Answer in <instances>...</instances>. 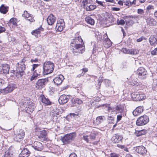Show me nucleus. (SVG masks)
<instances>
[{"label": "nucleus", "mask_w": 157, "mask_h": 157, "mask_svg": "<svg viewBox=\"0 0 157 157\" xmlns=\"http://www.w3.org/2000/svg\"><path fill=\"white\" fill-rule=\"evenodd\" d=\"M70 98L69 96L63 95L60 97L59 102L60 104H64L67 102Z\"/></svg>", "instance_id": "obj_14"}, {"label": "nucleus", "mask_w": 157, "mask_h": 157, "mask_svg": "<svg viewBox=\"0 0 157 157\" xmlns=\"http://www.w3.org/2000/svg\"><path fill=\"white\" fill-rule=\"evenodd\" d=\"M113 11H118L120 10V9L118 8L113 7Z\"/></svg>", "instance_id": "obj_63"}, {"label": "nucleus", "mask_w": 157, "mask_h": 157, "mask_svg": "<svg viewBox=\"0 0 157 157\" xmlns=\"http://www.w3.org/2000/svg\"><path fill=\"white\" fill-rule=\"evenodd\" d=\"M25 136L24 131L22 129H20L18 131H17L16 133L14 134L13 138L15 141L20 142L23 140Z\"/></svg>", "instance_id": "obj_4"}, {"label": "nucleus", "mask_w": 157, "mask_h": 157, "mask_svg": "<svg viewBox=\"0 0 157 157\" xmlns=\"http://www.w3.org/2000/svg\"><path fill=\"white\" fill-rule=\"evenodd\" d=\"M105 40H104V44L105 47L109 48L112 45V42L108 38L106 33L104 35Z\"/></svg>", "instance_id": "obj_18"}, {"label": "nucleus", "mask_w": 157, "mask_h": 157, "mask_svg": "<svg viewBox=\"0 0 157 157\" xmlns=\"http://www.w3.org/2000/svg\"><path fill=\"white\" fill-rule=\"evenodd\" d=\"M3 72L5 74H8L10 70L9 66L6 64H4L2 65V66Z\"/></svg>", "instance_id": "obj_29"}, {"label": "nucleus", "mask_w": 157, "mask_h": 157, "mask_svg": "<svg viewBox=\"0 0 157 157\" xmlns=\"http://www.w3.org/2000/svg\"><path fill=\"white\" fill-rule=\"evenodd\" d=\"M89 136L88 135H84L83 136V139L85 140L86 143H89Z\"/></svg>", "instance_id": "obj_42"}, {"label": "nucleus", "mask_w": 157, "mask_h": 157, "mask_svg": "<svg viewBox=\"0 0 157 157\" xmlns=\"http://www.w3.org/2000/svg\"><path fill=\"white\" fill-rule=\"evenodd\" d=\"M151 54L152 55H157V47L151 51Z\"/></svg>", "instance_id": "obj_45"}, {"label": "nucleus", "mask_w": 157, "mask_h": 157, "mask_svg": "<svg viewBox=\"0 0 157 157\" xmlns=\"http://www.w3.org/2000/svg\"><path fill=\"white\" fill-rule=\"evenodd\" d=\"M43 31V29L42 27H40L38 29L33 30L31 32V34L32 35L36 37H38L39 35L40 36L41 31Z\"/></svg>", "instance_id": "obj_24"}, {"label": "nucleus", "mask_w": 157, "mask_h": 157, "mask_svg": "<svg viewBox=\"0 0 157 157\" xmlns=\"http://www.w3.org/2000/svg\"><path fill=\"white\" fill-rule=\"evenodd\" d=\"M50 114V117H52L55 118L58 117V115L55 112L54 113L53 112H51Z\"/></svg>", "instance_id": "obj_41"}, {"label": "nucleus", "mask_w": 157, "mask_h": 157, "mask_svg": "<svg viewBox=\"0 0 157 157\" xmlns=\"http://www.w3.org/2000/svg\"><path fill=\"white\" fill-rule=\"evenodd\" d=\"M104 106H105L106 108L108 109V111L109 112H113L115 114L119 113H121V115H117V118H122V117H124V115L122 114L123 111V107L121 105H117L115 108L110 107L109 105L107 104L104 105Z\"/></svg>", "instance_id": "obj_2"}, {"label": "nucleus", "mask_w": 157, "mask_h": 157, "mask_svg": "<svg viewBox=\"0 0 157 157\" xmlns=\"http://www.w3.org/2000/svg\"><path fill=\"white\" fill-rule=\"evenodd\" d=\"M93 123L95 125L99 124L101 121H102L103 118H94Z\"/></svg>", "instance_id": "obj_33"}, {"label": "nucleus", "mask_w": 157, "mask_h": 157, "mask_svg": "<svg viewBox=\"0 0 157 157\" xmlns=\"http://www.w3.org/2000/svg\"><path fill=\"white\" fill-rule=\"evenodd\" d=\"M38 137L40 139H43L45 140L47 136V132L45 130H43L40 131L37 134Z\"/></svg>", "instance_id": "obj_21"}, {"label": "nucleus", "mask_w": 157, "mask_h": 157, "mask_svg": "<svg viewBox=\"0 0 157 157\" xmlns=\"http://www.w3.org/2000/svg\"><path fill=\"white\" fill-rule=\"evenodd\" d=\"M14 89V87L12 85H9L5 89H1L0 92L3 94L11 92Z\"/></svg>", "instance_id": "obj_17"}, {"label": "nucleus", "mask_w": 157, "mask_h": 157, "mask_svg": "<svg viewBox=\"0 0 157 157\" xmlns=\"http://www.w3.org/2000/svg\"><path fill=\"white\" fill-rule=\"evenodd\" d=\"M95 2L96 3L101 5V6H104V5L103 4V3L104 2H102L101 1H99L98 0H96Z\"/></svg>", "instance_id": "obj_50"}, {"label": "nucleus", "mask_w": 157, "mask_h": 157, "mask_svg": "<svg viewBox=\"0 0 157 157\" xmlns=\"http://www.w3.org/2000/svg\"><path fill=\"white\" fill-rule=\"evenodd\" d=\"M28 12L26 11H25L24 14L22 15V16L23 17H25V16L28 14Z\"/></svg>", "instance_id": "obj_64"}, {"label": "nucleus", "mask_w": 157, "mask_h": 157, "mask_svg": "<svg viewBox=\"0 0 157 157\" xmlns=\"http://www.w3.org/2000/svg\"><path fill=\"white\" fill-rule=\"evenodd\" d=\"M149 121V118H138L136 124L138 126H142L147 123Z\"/></svg>", "instance_id": "obj_16"}, {"label": "nucleus", "mask_w": 157, "mask_h": 157, "mask_svg": "<svg viewBox=\"0 0 157 157\" xmlns=\"http://www.w3.org/2000/svg\"><path fill=\"white\" fill-rule=\"evenodd\" d=\"M132 96L133 100L135 101H140L146 98L145 95L142 93H134Z\"/></svg>", "instance_id": "obj_8"}, {"label": "nucleus", "mask_w": 157, "mask_h": 157, "mask_svg": "<svg viewBox=\"0 0 157 157\" xmlns=\"http://www.w3.org/2000/svg\"><path fill=\"white\" fill-rule=\"evenodd\" d=\"M40 128L36 127L35 129V132L36 135L40 131Z\"/></svg>", "instance_id": "obj_51"}, {"label": "nucleus", "mask_w": 157, "mask_h": 157, "mask_svg": "<svg viewBox=\"0 0 157 157\" xmlns=\"http://www.w3.org/2000/svg\"><path fill=\"white\" fill-rule=\"evenodd\" d=\"M10 21L11 23L14 26H17V20L15 18H12L10 19Z\"/></svg>", "instance_id": "obj_36"}, {"label": "nucleus", "mask_w": 157, "mask_h": 157, "mask_svg": "<svg viewBox=\"0 0 157 157\" xmlns=\"http://www.w3.org/2000/svg\"><path fill=\"white\" fill-rule=\"evenodd\" d=\"M30 154V152L27 148H24L19 155V157H28Z\"/></svg>", "instance_id": "obj_20"}, {"label": "nucleus", "mask_w": 157, "mask_h": 157, "mask_svg": "<svg viewBox=\"0 0 157 157\" xmlns=\"http://www.w3.org/2000/svg\"><path fill=\"white\" fill-rule=\"evenodd\" d=\"M118 25H123L125 24V22L124 20L121 19L120 21H117Z\"/></svg>", "instance_id": "obj_49"}, {"label": "nucleus", "mask_w": 157, "mask_h": 157, "mask_svg": "<svg viewBox=\"0 0 157 157\" xmlns=\"http://www.w3.org/2000/svg\"><path fill=\"white\" fill-rule=\"evenodd\" d=\"M21 107L27 113L30 114L34 110L35 106L33 102L30 101L29 103H25Z\"/></svg>", "instance_id": "obj_5"}, {"label": "nucleus", "mask_w": 157, "mask_h": 157, "mask_svg": "<svg viewBox=\"0 0 157 157\" xmlns=\"http://www.w3.org/2000/svg\"><path fill=\"white\" fill-rule=\"evenodd\" d=\"M110 157H120V155L114 153H112L110 154Z\"/></svg>", "instance_id": "obj_46"}, {"label": "nucleus", "mask_w": 157, "mask_h": 157, "mask_svg": "<svg viewBox=\"0 0 157 157\" xmlns=\"http://www.w3.org/2000/svg\"><path fill=\"white\" fill-rule=\"evenodd\" d=\"M149 41L151 46H155L157 44V38L155 36L151 35L149 38Z\"/></svg>", "instance_id": "obj_22"}, {"label": "nucleus", "mask_w": 157, "mask_h": 157, "mask_svg": "<svg viewBox=\"0 0 157 157\" xmlns=\"http://www.w3.org/2000/svg\"><path fill=\"white\" fill-rule=\"evenodd\" d=\"M54 64L50 61H46L44 64L43 69L44 74L47 75L52 72L54 70Z\"/></svg>", "instance_id": "obj_3"}, {"label": "nucleus", "mask_w": 157, "mask_h": 157, "mask_svg": "<svg viewBox=\"0 0 157 157\" xmlns=\"http://www.w3.org/2000/svg\"><path fill=\"white\" fill-rule=\"evenodd\" d=\"M26 61L24 59H23L21 60V61L19 62V64H21L22 65V64H24V63Z\"/></svg>", "instance_id": "obj_61"}, {"label": "nucleus", "mask_w": 157, "mask_h": 157, "mask_svg": "<svg viewBox=\"0 0 157 157\" xmlns=\"http://www.w3.org/2000/svg\"><path fill=\"white\" fill-rule=\"evenodd\" d=\"M64 78L63 75H60L58 77H56L53 79V81L55 84L57 85H60L64 80Z\"/></svg>", "instance_id": "obj_19"}, {"label": "nucleus", "mask_w": 157, "mask_h": 157, "mask_svg": "<svg viewBox=\"0 0 157 157\" xmlns=\"http://www.w3.org/2000/svg\"><path fill=\"white\" fill-rule=\"evenodd\" d=\"M38 76H37L36 74L35 75V73H34V74L31 76V78H30L31 81H32L35 79L37 78V77Z\"/></svg>", "instance_id": "obj_47"}, {"label": "nucleus", "mask_w": 157, "mask_h": 157, "mask_svg": "<svg viewBox=\"0 0 157 157\" xmlns=\"http://www.w3.org/2000/svg\"><path fill=\"white\" fill-rule=\"evenodd\" d=\"M38 64H34L33 65V67L31 69L32 71H33L38 66Z\"/></svg>", "instance_id": "obj_59"}, {"label": "nucleus", "mask_w": 157, "mask_h": 157, "mask_svg": "<svg viewBox=\"0 0 157 157\" xmlns=\"http://www.w3.org/2000/svg\"><path fill=\"white\" fill-rule=\"evenodd\" d=\"M136 73L139 76H141L146 75L147 72L144 68L140 67L137 71Z\"/></svg>", "instance_id": "obj_25"}, {"label": "nucleus", "mask_w": 157, "mask_h": 157, "mask_svg": "<svg viewBox=\"0 0 157 157\" xmlns=\"http://www.w3.org/2000/svg\"><path fill=\"white\" fill-rule=\"evenodd\" d=\"M154 9V6H152V5H149L148 6L147 8H146V10H147L149 12L151 11L152 10H153Z\"/></svg>", "instance_id": "obj_40"}, {"label": "nucleus", "mask_w": 157, "mask_h": 157, "mask_svg": "<svg viewBox=\"0 0 157 157\" xmlns=\"http://www.w3.org/2000/svg\"><path fill=\"white\" fill-rule=\"evenodd\" d=\"M123 137L122 135L115 134L111 139L112 142L114 144L122 142Z\"/></svg>", "instance_id": "obj_9"}, {"label": "nucleus", "mask_w": 157, "mask_h": 157, "mask_svg": "<svg viewBox=\"0 0 157 157\" xmlns=\"http://www.w3.org/2000/svg\"><path fill=\"white\" fill-rule=\"evenodd\" d=\"M36 74L37 76H40L41 75H45L44 74V71L43 69V67H38L37 69L35 71Z\"/></svg>", "instance_id": "obj_28"}, {"label": "nucleus", "mask_w": 157, "mask_h": 157, "mask_svg": "<svg viewBox=\"0 0 157 157\" xmlns=\"http://www.w3.org/2000/svg\"><path fill=\"white\" fill-rule=\"evenodd\" d=\"M145 38L144 37H141L137 39L136 40L137 42H140L142 41L143 40L145 39Z\"/></svg>", "instance_id": "obj_56"}, {"label": "nucleus", "mask_w": 157, "mask_h": 157, "mask_svg": "<svg viewBox=\"0 0 157 157\" xmlns=\"http://www.w3.org/2000/svg\"><path fill=\"white\" fill-rule=\"evenodd\" d=\"M85 21L91 25H93L94 24V20L90 17H86L85 18Z\"/></svg>", "instance_id": "obj_32"}, {"label": "nucleus", "mask_w": 157, "mask_h": 157, "mask_svg": "<svg viewBox=\"0 0 157 157\" xmlns=\"http://www.w3.org/2000/svg\"><path fill=\"white\" fill-rule=\"evenodd\" d=\"M36 52L38 54H40V53L42 50V48L41 45L38 46L36 48Z\"/></svg>", "instance_id": "obj_39"}, {"label": "nucleus", "mask_w": 157, "mask_h": 157, "mask_svg": "<svg viewBox=\"0 0 157 157\" xmlns=\"http://www.w3.org/2000/svg\"><path fill=\"white\" fill-rule=\"evenodd\" d=\"M146 133V130L143 129L141 130H136L134 134L137 136H140L144 135Z\"/></svg>", "instance_id": "obj_31"}, {"label": "nucleus", "mask_w": 157, "mask_h": 157, "mask_svg": "<svg viewBox=\"0 0 157 157\" xmlns=\"http://www.w3.org/2000/svg\"><path fill=\"white\" fill-rule=\"evenodd\" d=\"M96 6L94 5H90L89 6H87L86 7V9L87 11H90L96 9Z\"/></svg>", "instance_id": "obj_34"}, {"label": "nucleus", "mask_w": 157, "mask_h": 157, "mask_svg": "<svg viewBox=\"0 0 157 157\" xmlns=\"http://www.w3.org/2000/svg\"><path fill=\"white\" fill-rule=\"evenodd\" d=\"M4 83V81L3 79L0 78V86H2Z\"/></svg>", "instance_id": "obj_62"}, {"label": "nucleus", "mask_w": 157, "mask_h": 157, "mask_svg": "<svg viewBox=\"0 0 157 157\" xmlns=\"http://www.w3.org/2000/svg\"><path fill=\"white\" fill-rule=\"evenodd\" d=\"M135 151L141 155L145 154L147 152L146 148L143 146L136 147Z\"/></svg>", "instance_id": "obj_15"}, {"label": "nucleus", "mask_w": 157, "mask_h": 157, "mask_svg": "<svg viewBox=\"0 0 157 157\" xmlns=\"http://www.w3.org/2000/svg\"><path fill=\"white\" fill-rule=\"evenodd\" d=\"M78 116L77 114H75L74 113H70L69 115H68L67 116V118H69L70 117H77Z\"/></svg>", "instance_id": "obj_43"}, {"label": "nucleus", "mask_w": 157, "mask_h": 157, "mask_svg": "<svg viewBox=\"0 0 157 157\" xmlns=\"http://www.w3.org/2000/svg\"><path fill=\"white\" fill-rule=\"evenodd\" d=\"M64 23L63 20L61 19L57 21L56 29V31L59 32L62 31L64 28Z\"/></svg>", "instance_id": "obj_11"}, {"label": "nucleus", "mask_w": 157, "mask_h": 157, "mask_svg": "<svg viewBox=\"0 0 157 157\" xmlns=\"http://www.w3.org/2000/svg\"><path fill=\"white\" fill-rule=\"evenodd\" d=\"M121 51L125 54L131 55H136L138 53V51L137 50L124 48L121 49Z\"/></svg>", "instance_id": "obj_12"}, {"label": "nucleus", "mask_w": 157, "mask_h": 157, "mask_svg": "<svg viewBox=\"0 0 157 157\" xmlns=\"http://www.w3.org/2000/svg\"><path fill=\"white\" fill-rule=\"evenodd\" d=\"M74 101L75 103L78 104H80L82 103V101L81 100L78 98H75L74 100Z\"/></svg>", "instance_id": "obj_44"}, {"label": "nucleus", "mask_w": 157, "mask_h": 157, "mask_svg": "<svg viewBox=\"0 0 157 157\" xmlns=\"http://www.w3.org/2000/svg\"><path fill=\"white\" fill-rule=\"evenodd\" d=\"M41 101L44 104L47 105H50L51 104V102L49 100L46 98L44 95H42L40 96Z\"/></svg>", "instance_id": "obj_27"}, {"label": "nucleus", "mask_w": 157, "mask_h": 157, "mask_svg": "<svg viewBox=\"0 0 157 157\" xmlns=\"http://www.w3.org/2000/svg\"><path fill=\"white\" fill-rule=\"evenodd\" d=\"M27 20L31 22H33L35 21L34 19L32 17L31 15L28 18H27Z\"/></svg>", "instance_id": "obj_48"}, {"label": "nucleus", "mask_w": 157, "mask_h": 157, "mask_svg": "<svg viewBox=\"0 0 157 157\" xmlns=\"http://www.w3.org/2000/svg\"><path fill=\"white\" fill-rule=\"evenodd\" d=\"M131 83L132 85L135 86H137L139 85V83L136 81H134V82L132 81V82H131Z\"/></svg>", "instance_id": "obj_54"}, {"label": "nucleus", "mask_w": 157, "mask_h": 157, "mask_svg": "<svg viewBox=\"0 0 157 157\" xmlns=\"http://www.w3.org/2000/svg\"><path fill=\"white\" fill-rule=\"evenodd\" d=\"M5 31L6 29L4 27L0 26V33L4 32Z\"/></svg>", "instance_id": "obj_53"}, {"label": "nucleus", "mask_w": 157, "mask_h": 157, "mask_svg": "<svg viewBox=\"0 0 157 157\" xmlns=\"http://www.w3.org/2000/svg\"><path fill=\"white\" fill-rule=\"evenodd\" d=\"M114 118H109V122L110 123L114 124Z\"/></svg>", "instance_id": "obj_57"}, {"label": "nucleus", "mask_w": 157, "mask_h": 157, "mask_svg": "<svg viewBox=\"0 0 157 157\" xmlns=\"http://www.w3.org/2000/svg\"><path fill=\"white\" fill-rule=\"evenodd\" d=\"M69 157H77V156L75 153H72L70 154Z\"/></svg>", "instance_id": "obj_55"}, {"label": "nucleus", "mask_w": 157, "mask_h": 157, "mask_svg": "<svg viewBox=\"0 0 157 157\" xmlns=\"http://www.w3.org/2000/svg\"><path fill=\"white\" fill-rule=\"evenodd\" d=\"M17 64L18 66H17L16 73L17 75L22 77L25 74L24 71L25 69V64H19V63H18Z\"/></svg>", "instance_id": "obj_6"}, {"label": "nucleus", "mask_w": 157, "mask_h": 157, "mask_svg": "<svg viewBox=\"0 0 157 157\" xmlns=\"http://www.w3.org/2000/svg\"><path fill=\"white\" fill-rule=\"evenodd\" d=\"M56 20V17L52 14L50 15L47 18V21L49 25H53Z\"/></svg>", "instance_id": "obj_23"}, {"label": "nucleus", "mask_w": 157, "mask_h": 157, "mask_svg": "<svg viewBox=\"0 0 157 157\" xmlns=\"http://www.w3.org/2000/svg\"><path fill=\"white\" fill-rule=\"evenodd\" d=\"M146 22L148 25L150 26H155L156 25V22L152 17H149L146 19Z\"/></svg>", "instance_id": "obj_26"}, {"label": "nucleus", "mask_w": 157, "mask_h": 157, "mask_svg": "<svg viewBox=\"0 0 157 157\" xmlns=\"http://www.w3.org/2000/svg\"><path fill=\"white\" fill-rule=\"evenodd\" d=\"M4 157H13L12 154L10 153L9 150H7L5 152Z\"/></svg>", "instance_id": "obj_38"}, {"label": "nucleus", "mask_w": 157, "mask_h": 157, "mask_svg": "<svg viewBox=\"0 0 157 157\" xmlns=\"http://www.w3.org/2000/svg\"><path fill=\"white\" fill-rule=\"evenodd\" d=\"M83 41L80 36L76 37L71 42V46L74 48L71 49L74 55H78L79 54L83 53L85 51L84 44L82 42Z\"/></svg>", "instance_id": "obj_1"}, {"label": "nucleus", "mask_w": 157, "mask_h": 157, "mask_svg": "<svg viewBox=\"0 0 157 157\" xmlns=\"http://www.w3.org/2000/svg\"><path fill=\"white\" fill-rule=\"evenodd\" d=\"M117 146L119 147V148L123 149L124 148V147H125L124 145H121L119 144H117Z\"/></svg>", "instance_id": "obj_58"}, {"label": "nucleus", "mask_w": 157, "mask_h": 157, "mask_svg": "<svg viewBox=\"0 0 157 157\" xmlns=\"http://www.w3.org/2000/svg\"><path fill=\"white\" fill-rule=\"evenodd\" d=\"M96 134L94 133H91L90 135V139L91 140H95Z\"/></svg>", "instance_id": "obj_37"}, {"label": "nucleus", "mask_w": 157, "mask_h": 157, "mask_svg": "<svg viewBox=\"0 0 157 157\" xmlns=\"http://www.w3.org/2000/svg\"><path fill=\"white\" fill-rule=\"evenodd\" d=\"M144 13V10L142 9H138L137 10V13L139 14H142Z\"/></svg>", "instance_id": "obj_52"}, {"label": "nucleus", "mask_w": 157, "mask_h": 157, "mask_svg": "<svg viewBox=\"0 0 157 157\" xmlns=\"http://www.w3.org/2000/svg\"><path fill=\"white\" fill-rule=\"evenodd\" d=\"M121 118H117V122L116 123L114 124L113 126V128L112 129V130H113L114 129V127H115L116 126V125H117V122L120 121L121 120Z\"/></svg>", "instance_id": "obj_60"}, {"label": "nucleus", "mask_w": 157, "mask_h": 157, "mask_svg": "<svg viewBox=\"0 0 157 157\" xmlns=\"http://www.w3.org/2000/svg\"><path fill=\"white\" fill-rule=\"evenodd\" d=\"M75 133H71L65 135L63 139V142L65 144H68L76 137Z\"/></svg>", "instance_id": "obj_7"}, {"label": "nucleus", "mask_w": 157, "mask_h": 157, "mask_svg": "<svg viewBox=\"0 0 157 157\" xmlns=\"http://www.w3.org/2000/svg\"><path fill=\"white\" fill-rule=\"evenodd\" d=\"M8 7L5 6L4 4H2L0 7V12L3 14H6L8 11Z\"/></svg>", "instance_id": "obj_30"}, {"label": "nucleus", "mask_w": 157, "mask_h": 157, "mask_svg": "<svg viewBox=\"0 0 157 157\" xmlns=\"http://www.w3.org/2000/svg\"><path fill=\"white\" fill-rule=\"evenodd\" d=\"M47 78L39 79L36 84V87L38 89H40L44 86L48 82Z\"/></svg>", "instance_id": "obj_10"}, {"label": "nucleus", "mask_w": 157, "mask_h": 157, "mask_svg": "<svg viewBox=\"0 0 157 157\" xmlns=\"http://www.w3.org/2000/svg\"><path fill=\"white\" fill-rule=\"evenodd\" d=\"M32 147L36 150L40 151H42L44 148L42 144L38 141H35L33 144Z\"/></svg>", "instance_id": "obj_13"}, {"label": "nucleus", "mask_w": 157, "mask_h": 157, "mask_svg": "<svg viewBox=\"0 0 157 157\" xmlns=\"http://www.w3.org/2000/svg\"><path fill=\"white\" fill-rule=\"evenodd\" d=\"M143 107L142 106H140L137 107L136 109L134 111V113H135L136 112H137L138 113L140 114L143 111Z\"/></svg>", "instance_id": "obj_35"}]
</instances>
